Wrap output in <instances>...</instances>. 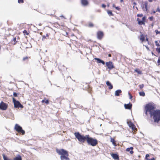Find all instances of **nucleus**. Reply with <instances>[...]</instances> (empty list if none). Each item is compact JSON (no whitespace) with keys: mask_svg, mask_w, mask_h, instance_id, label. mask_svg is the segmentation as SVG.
I'll return each mask as SVG.
<instances>
[{"mask_svg":"<svg viewBox=\"0 0 160 160\" xmlns=\"http://www.w3.org/2000/svg\"><path fill=\"white\" fill-rule=\"evenodd\" d=\"M156 109V106L154 103H149L145 106L144 111L146 115H150L154 122L158 123L160 121V110Z\"/></svg>","mask_w":160,"mask_h":160,"instance_id":"f257e3e1","label":"nucleus"},{"mask_svg":"<svg viewBox=\"0 0 160 160\" xmlns=\"http://www.w3.org/2000/svg\"><path fill=\"white\" fill-rule=\"evenodd\" d=\"M74 135L78 141L81 143H84L86 141L88 145L95 146L98 144V141L96 139L90 137L89 135L84 136L81 135L79 132L74 133Z\"/></svg>","mask_w":160,"mask_h":160,"instance_id":"f03ea898","label":"nucleus"},{"mask_svg":"<svg viewBox=\"0 0 160 160\" xmlns=\"http://www.w3.org/2000/svg\"><path fill=\"white\" fill-rule=\"evenodd\" d=\"M56 152L58 154L61 155L60 158L62 160H70L69 158L68 157V152L67 151L63 149H57Z\"/></svg>","mask_w":160,"mask_h":160,"instance_id":"7ed1b4c3","label":"nucleus"},{"mask_svg":"<svg viewBox=\"0 0 160 160\" xmlns=\"http://www.w3.org/2000/svg\"><path fill=\"white\" fill-rule=\"evenodd\" d=\"M14 129L18 133L22 134V135H23L25 134V132L23 130L22 127L18 124H16L14 127Z\"/></svg>","mask_w":160,"mask_h":160,"instance_id":"20e7f679","label":"nucleus"},{"mask_svg":"<svg viewBox=\"0 0 160 160\" xmlns=\"http://www.w3.org/2000/svg\"><path fill=\"white\" fill-rule=\"evenodd\" d=\"M53 32V31L52 30L50 32L47 33L46 35V36L45 35H42V40L43 41H44L45 39H47L52 38L53 37H54V34H52Z\"/></svg>","mask_w":160,"mask_h":160,"instance_id":"39448f33","label":"nucleus"},{"mask_svg":"<svg viewBox=\"0 0 160 160\" xmlns=\"http://www.w3.org/2000/svg\"><path fill=\"white\" fill-rule=\"evenodd\" d=\"M12 101L14 103V107L15 108H23V106L18 101H17L15 98H12Z\"/></svg>","mask_w":160,"mask_h":160,"instance_id":"423d86ee","label":"nucleus"},{"mask_svg":"<svg viewBox=\"0 0 160 160\" xmlns=\"http://www.w3.org/2000/svg\"><path fill=\"white\" fill-rule=\"evenodd\" d=\"M137 21L138 22V23L139 25H145V22L146 21V18L145 16L143 17L142 18V20L139 18H137Z\"/></svg>","mask_w":160,"mask_h":160,"instance_id":"0eeeda50","label":"nucleus"},{"mask_svg":"<svg viewBox=\"0 0 160 160\" xmlns=\"http://www.w3.org/2000/svg\"><path fill=\"white\" fill-rule=\"evenodd\" d=\"M8 107V105L2 101L0 103V109L3 110H6Z\"/></svg>","mask_w":160,"mask_h":160,"instance_id":"6e6552de","label":"nucleus"},{"mask_svg":"<svg viewBox=\"0 0 160 160\" xmlns=\"http://www.w3.org/2000/svg\"><path fill=\"white\" fill-rule=\"evenodd\" d=\"M104 36V33L102 31H99L97 32V37L98 39L101 40L103 38Z\"/></svg>","mask_w":160,"mask_h":160,"instance_id":"1a4fd4ad","label":"nucleus"},{"mask_svg":"<svg viewBox=\"0 0 160 160\" xmlns=\"http://www.w3.org/2000/svg\"><path fill=\"white\" fill-rule=\"evenodd\" d=\"M128 124L129 127L131 128L132 130L133 131L135 132L137 130V128H136L135 126L133 123L131 121L128 122Z\"/></svg>","mask_w":160,"mask_h":160,"instance_id":"9d476101","label":"nucleus"},{"mask_svg":"<svg viewBox=\"0 0 160 160\" xmlns=\"http://www.w3.org/2000/svg\"><path fill=\"white\" fill-rule=\"evenodd\" d=\"M106 65L108 68L109 70H111L114 68V66L112 62L109 61L106 62L105 63Z\"/></svg>","mask_w":160,"mask_h":160,"instance_id":"9b49d317","label":"nucleus"},{"mask_svg":"<svg viewBox=\"0 0 160 160\" xmlns=\"http://www.w3.org/2000/svg\"><path fill=\"white\" fill-rule=\"evenodd\" d=\"M148 2H143L141 5V7L143 11H147L148 10Z\"/></svg>","mask_w":160,"mask_h":160,"instance_id":"f8f14e48","label":"nucleus"},{"mask_svg":"<svg viewBox=\"0 0 160 160\" xmlns=\"http://www.w3.org/2000/svg\"><path fill=\"white\" fill-rule=\"evenodd\" d=\"M20 39V38L19 36H17V37H15L13 38V39L11 40V43L13 45H15L16 44L17 42V41Z\"/></svg>","mask_w":160,"mask_h":160,"instance_id":"ddd939ff","label":"nucleus"},{"mask_svg":"<svg viewBox=\"0 0 160 160\" xmlns=\"http://www.w3.org/2000/svg\"><path fill=\"white\" fill-rule=\"evenodd\" d=\"M111 156L115 160H119V157L118 155L115 153H111Z\"/></svg>","mask_w":160,"mask_h":160,"instance_id":"4468645a","label":"nucleus"},{"mask_svg":"<svg viewBox=\"0 0 160 160\" xmlns=\"http://www.w3.org/2000/svg\"><path fill=\"white\" fill-rule=\"evenodd\" d=\"M124 107L125 109H131L132 108V105L131 103L128 104H125L124 105Z\"/></svg>","mask_w":160,"mask_h":160,"instance_id":"2eb2a0df","label":"nucleus"},{"mask_svg":"<svg viewBox=\"0 0 160 160\" xmlns=\"http://www.w3.org/2000/svg\"><path fill=\"white\" fill-rule=\"evenodd\" d=\"M106 83L108 87V88L109 89L111 90L113 88V86L111 83L109 82V81H106Z\"/></svg>","mask_w":160,"mask_h":160,"instance_id":"dca6fc26","label":"nucleus"},{"mask_svg":"<svg viewBox=\"0 0 160 160\" xmlns=\"http://www.w3.org/2000/svg\"><path fill=\"white\" fill-rule=\"evenodd\" d=\"M94 59L97 61V62L98 63H102L103 65H104L105 64V62L103 61L100 59L99 58H95Z\"/></svg>","mask_w":160,"mask_h":160,"instance_id":"f3484780","label":"nucleus"},{"mask_svg":"<svg viewBox=\"0 0 160 160\" xmlns=\"http://www.w3.org/2000/svg\"><path fill=\"white\" fill-rule=\"evenodd\" d=\"M145 36L143 34L140 35V40L142 42L145 40Z\"/></svg>","mask_w":160,"mask_h":160,"instance_id":"a211bd4d","label":"nucleus"},{"mask_svg":"<svg viewBox=\"0 0 160 160\" xmlns=\"http://www.w3.org/2000/svg\"><path fill=\"white\" fill-rule=\"evenodd\" d=\"M81 2L82 4L84 6H86L88 3L87 0H81Z\"/></svg>","mask_w":160,"mask_h":160,"instance_id":"6ab92c4d","label":"nucleus"},{"mask_svg":"<svg viewBox=\"0 0 160 160\" xmlns=\"http://www.w3.org/2000/svg\"><path fill=\"white\" fill-rule=\"evenodd\" d=\"M133 148L132 147H131L130 148H128L126 149V151L127 152H130V153L131 154H132L133 153V151H132Z\"/></svg>","mask_w":160,"mask_h":160,"instance_id":"aec40b11","label":"nucleus"},{"mask_svg":"<svg viewBox=\"0 0 160 160\" xmlns=\"http://www.w3.org/2000/svg\"><path fill=\"white\" fill-rule=\"evenodd\" d=\"M121 92L122 91L121 90H118L115 92V95L116 96H119Z\"/></svg>","mask_w":160,"mask_h":160,"instance_id":"412c9836","label":"nucleus"},{"mask_svg":"<svg viewBox=\"0 0 160 160\" xmlns=\"http://www.w3.org/2000/svg\"><path fill=\"white\" fill-rule=\"evenodd\" d=\"M94 26V24L92 22H88L87 25V26L89 28H92Z\"/></svg>","mask_w":160,"mask_h":160,"instance_id":"4be33fe9","label":"nucleus"},{"mask_svg":"<svg viewBox=\"0 0 160 160\" xmlns=\"http://www.w3.org/2000/svg\"><path fill=\"white\" fill-rule=\"evenodd\" d=\"M110 141L112 143L113 145H114L115 146H117V145L116 143V141H115V139L114 138H112L111 137L110 139Z\"/></svg>","mask_w":160,"mask_h":160,"instance_id":"5701e85b","label":"nucleus"},{"mask_svg":"<svg viewBox=\"0 0 160 160\" xmlns=\"http://www.w3.org/2000/svg\"><path fill=\"white\" fill-rule=\"evenodd\" d=\"M134 71L137 72L138 74H142V71L138 68L135 69Z\"/></svg>","mask_w":160,"mask_h":160,"instance_id":"b1692460","label":"nucleus"},{"mask_svg":"<svg viewBox=\"0 0 160 160\" xmlns=\"http://www.w3.org/2000/svg\"><path fill=\"white\" fill-rule=\"evenodd\" d=\"M30 58V57H27L26 56L24 57H23L22 58V61H28V59Z\"/></svg>","mask_w":160,"mask_h":160,"instance_id":"393cba45","label":"nucleus"},{"mask_svg":"<svg viewBox=\"0 0 160 160\" xmlns=\"http://www.w3.org/2000/svg\"><path fill=\"white\" fill-rule=\"evenodd\" d=\"M107 13H108V14L109 15V16H113V14L112 13V11L110 10H108L107 11Z\"/></svg>","mask_w":160,"mask_h":160,"instance_id":"a878e982","label":"nucleus"},{"mask_svg":"<svg viewBox=\"0 0 160 160\" xmlns=\"http://www.w3.org/2000/svg\"><path fill=\"white\" fill-rule=\"evenodd\" d=\"M139 94L140 96H145V93L144 92H139Z\"/></svg>","mask_w":160,"mask_h":160,"instance_id":"bb28decb","label":"nucleus"},{"mask_svg":"<svg viewBox=\"0 0 160 160\" xmlns=\"http://www.w3.org/2000/svg\"><path fill=\"white\" fill-rule=\"evenodd\" d=\"M23 33L25 36L26 35H28L29 34V33L26 30H24L23 32Z\"/></svg>","mask_w":160,"mask_h":160,"instance_id":"cd10ccee","label":"nucleus"},{"mask_svg":"<svg viewBox=\"0 0 160 160\" xmlns=\"http://www.w3.org/2000/svg\"><path fill=\"white\" fill-rule=\"evenodd\" d=\"M149 157V154H146V157H145V159L147 160H149V159L148 158Z\"/></svg>","mask_w":160,"mask_h":160,"instance_id":"c85d7f7f","label":"nucleus"},{"mask_svg":"<svg viewBox=\"0 0 160 160\" xmlns=\"http://www.w3.org/2000/svg\"><path fill=\"white\" fill-rule=\"evenodd\" d=\"M155 32L156 33V35H157L158 34H160V31H159L158 30H156L155 31Z\"/></svg>","mask_w":160,"mask_h":160,"instance_id":"c756f323","label":"nucleus"},{"mask_svg":"<svg viewBox=\"0 0 160 160\" xmlns=\"http://www.w3.org/2000/svg\"><path fill=\"white\" fill-rule=\"evenodd\" d=\"M143 15L142 14H138L137 15V17H143Z\"/></svg>","mask_w":160,"mask_h":160,"instance_id":"7c9ffc66","label":"nucleus"},{"mask_svg":"<svg viewBox=\"0 0 160 160\" xmlns=\"http://www.w3.org/2000/svg\"><path fill=\"white\" fill-rule=\"evenodd\" d=\"M156 50L158 53H160V47L157 48H156Z\"/></svg>","mask_w":160,"mask_h":160,"instance_id":"2f4dec72","label":"nucleus"},{"mask_svg":"<svg viewBox=\"0 0 160 160\" xmlns=\"http://www.w3.org/2000/svg\"><path fill=\"white\" fill-rule=\"evenodd\" d=\"M140 89H142L144 87V85L143 84H142L140 85L139 86Z\"/></svg>","mask_w":160,"mask_h":160,"instance_id":"473e14b6","label":"nucleus"},{"mask_svg":"<svg viewBox=\"0 0 160 160\" xmlns=\"http://www.w3.org/2000/svg\"><path fill=\"white\" fill-rule=\"evenodd\" d=\"M155 44H156V45L157 46H159L160 45H159V43L158 42V41H155Z\"/></svg>","mask_w":160,"mask_h":160,"instance_id":"72a5a7b5","label":"nucleus"},{"mask_svg":"<svg viewBox=\"0 0 160 160\" xmlns=\"http://www.w3.org/2000/svg\"><path fill=\"white\" fill-rule=\"evenodd\" d=\"M149 19L151 21H152L153 19V17L152 16L149 17Z\"/></svg>","mask_w":160,"mask_h":160,"instance_id":"f704fd0d","label":"nucleus"},{"mask_svg":"<svg viewBox=\"0 0 160 160\" xmlns=\"http://www.w3.org/2000/svg\"><path fill=\"white\" fill-rule=\"evenodd\" d=\"M18 2L19 3H23V0H18Z\"/></svg>","mask_w":160,"mask_h":160,"instance_id":"c9c22d12","label":"nucleus"},{"mask_svg":"<svg viewBox=\"0 0 160 160\" xmlns=\"http://www.w3.org/2000/svg\"><path fill=\"white\" fill-rule=\"evenodd\" d=\"M45 102L47 104H48L49 103V101L48 100H46L45 101Z\"/></svg>","mask_w":160,"mask_h":160,"instance_id":"e433bc0d","label":"nucleus"},{"mask_svg":"<svg viewBox=\"0 0 160 160\" xmlns=\"http://www.w3.org/2000/svg\"><path fill=\"white\" fill-rule=\"evenodd\" d=\"M13 96L15 97H16L17 96V93L16 92H14L13 93Z\"/></svg>","mask_w":160,"mask_h":160,"instance_id":"4c0bfd02","label":"nucleus"},{"mask_svg":"<svg viewBox=\"0 0 160 160\" xmlns=\"http://www.w3.org/2000/svg\"><path fill=\"white\" fill-rule=\"evenodd\" d=\"M102 8H105L106 7V5L105 4H102Z\"/></svg>","mask_w":160,"mask_h":160,"instance_id":"58836bf2","label":"nucleus"},{"mask_svg":"<svg viewBox=\"0 0 160 160\" xmlns=\"http://www.w3.org/2000/svg\"><path fill=\"white\" fill-rule=\"evenodd\" d=\"M156 11L160 12V9L159 8H158L157 9Z\"/></svg>","mask_w":160,"mask_h":160,"instance_id":"ea45409f","label":"nucleus"},{"mask_svg":"<svg viewBox=\"0 0 160 160\" xmlns=\"http://www.w3.org/2000/svg\"><path fill=\"white\" fill-rule=\"evenodd\" d=\"M115 8L117 10H119L120 9L119 7H116Z\"/></svg>","mask_w":160,"mask_h":160,"instance_id":"a19ab883","label":"nucleus"},{"mask_svg":"<svg viewBox=\"0 0 160 160\" xmlns=\"http://www.w3.org/2000/svg\"><path fill=\"white\" fill-rule=\"evenodd\" d=\"M156 159L154 158H151V159H149V160H155Z\"/></svg>","mask_w":160,"mask_h":160,"instance_id":"79ce46f5","label":"nucleus"},{"mask_svg":"<svg viewBox=\"0 0 160 160\" xmlns=\"http://www.w3.org/2000/svg\"><path fill=\"white\" fill-rule=\"evenodd\" d=\"M108 57H111L112 56L111 54H109L108 55Z\"/></svg>","mask_w":160,"mask_h":160,"instance_id":"37998d69","label":"nucleus"},{"mask_svg":"<svg viewBox=\"0 0 160 160\" xmlns=\"http://www.w3.org/2000/svg\"><path fill=\"white\" fill-rule=\"evenodd\" d=\"M45 102V100H43L42 101V103H43V102Z\"/></svg>","mask_w":160,"mask_h":160,"instance_id":"c03bdc74","label":"nucleus"},{"mask_svg":"<svg viewBox=\"0 0 160 160\" xmlns=\"http://www.w3.org/2000/svg\"><path fill=\"white\" fill-rule=\"evenodd\" d=\"M112 7L114 8H115L116 6H115V4H113L112 5Z\"/></svg>","mask_w":160,"mask_h":160,"instance_id":"a18cd8bd","label":"nucleus"},{"mask_svg":"<svg viewBox=\"0 0 160 160\" xmlns=\"http://www.w3.org/2000/svg\"><path fill=\"white\" fill-rule=\"evenodd\" d=\"M146 40L148 42V39L147 38H146Z\"/></svg>","mask_w":160,"mask_h":160,"instance_id":"49530a36","label":"nucleus"},{"mask_svg":"<svg viewBox=\"0 0 160 160\" xmlns=\"http://www.w3.org/2000/svg\"><path fill=\"white\" fill-rule=\"evenodd\" d=\"M120 2H123V0H120Z\"/></svg>","mask_w":160,"mask_h":160,"instance_id":"de8ad7c7","label":"nucleus"},{"mask_svg":"<svg viewBox=\"0 0 160 160\" xmlns=\"http://www.w3.org/2000/svg\"><path fill=\"white\" fill-rule=\"evenodd\" d=\"M130 99H131L132 98V97L131 94H130Z\"/></svg>","mask_w":160,"mask_h":160,"instance_id":"09e8293b","label":"nucleus"},{"mask_svg":"<svg viewBox=\"0 0 160 160\" xmlns=\"http://www.w3.org/2000/svg\"><path fill=\"white\" fill-rule=\"evenodd\" d=\"M160 59H158V62H160Z\"/></svg>","mask_w":160,"mask_h":160,"instance_id":"8fccbe9b","label":"nucleus"},{"mask_svg":"<svg viewBox=\"0 0 160 160\" xmlns=\"http://www.w3.org/2000/svg\"><path fill=\"white\" fill-rule=\"evenodd\" d=\"M71 36H74V35L73 34H72Z\"/></svg>","mask_w":160,"mask_h":160,"instance_id":"3c124183","label":"nucleus"},{"mask_svg":"<svg viewBox=\"0 0 160 160\" xmlns=\"http://www.w3.org/2000/svg\"><path fill=\"white\" fill-rule=\"evenodd\" d=\"M156 13V12L155 11L153 12V13Z\"/></svg>","mask_w":160,"mask_h":160,"instance_id":"603ef678","label":"nucleus"},{"mask_svg":"<svg viewBox=\"0 0 160 160\" xmlns=\"http://www.w3.org/2000/svg\"><path fill=\"white\" fill-rule=\"evenodd\" d=\"M152 26L153 27V24H152Z\"/></svg>","mask_w":160,"mask_h":160,"instance_id":"864d4df0","label":"nucleus"},{"mask_svg":"<svg viewBox=\"0 0 160 160\" xmlns=\"http://www.w3.org/2000/svg\"><path fill=\"white\" fill-rule=\"evenodd\" d=\"M42 32H41V33H40V34H41H41H42Z\"/></svg>","mask_w":160,"mask_h":160,"instance_id":"5fc2aeb1","label":"nucleus"},{"mask_svg":"<svg viewBox=\"0 0 160 160\" xmlns=\"http://www.w3.org/2000/svg\"><path fill=\"white\" fill-rule=\"evenodd\" d=\"M132 1H133V0H132Z\"/></svg>","mask_w":160,"mask_h":160,"instance_id":"6e6d98bb","label":"nucleus"}]
</instances>
